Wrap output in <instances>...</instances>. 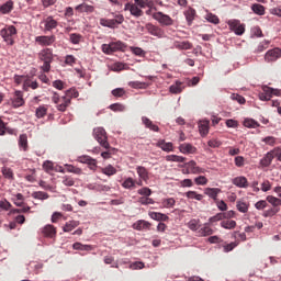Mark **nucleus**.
<instances>
[{
	"label": "nucleus",
	"instance_id": "obj_32",
	"mask_svg": "<svg viewBox=\"0 0 281 281\" xmlns=\"http://www.w3.org/2000/svg\"><path fill=\"white\" fill-rule=\"evenodd\" d=\"M199 131H200V135H202V137H205L207 133H210V121L207 120L200 121Z\"/></svg>",
	"mask_w": 281,
	"mask_h": 281
},
{
	"label": "nucleus",
	"instance_id": "obj_57",
	"mask_svg": "<svg viewBox=\"0 0 281 281\" xmlns=\"http://www.w3.org/2000/svg\"><path fill=\"white\" fill-rule=\"evenodd\" d=\"M138 203H140V205H155V200L148 196H140Z\"/></svg>",
	"mask_w": 281,
	"mask_h": 281
},
{
	"label": "nucleus",
	"instance_id": "obj_18",
	"mask_svg": "<svg viewBox=\"0 0 281 281\" xmlns=\"http://www.w3.org/2000/svg\"><path fill=\"white\" fill-rule=\"evenodd\" d=\"M232 183L233 186H236V188H249V181L245 176L234 178Z\"/></svg>",
	"mask_w": 281,
	"mask_h": 281
},
{
	"label": "nucleus",
	"instance_id": "obj_56",
	"mask_svg": "<svg viewBox=\"0 0 281 281\" xmlns=\"http://www.w3.org/2000/svg\"><path fill=\"white\" fill-rule=\"evenodd\" d=\"M36 117H45L47 115V108L45 105H40L35 111Z\"/></svg>",
	"mask_w": 281,
	"mask_h": 281
},
{
	"label": "nucleus",
	"instance_id": "obj_63",
	"mask_svg": "<svg viewBox=\"0 0 281 281\" xmlns=\"http://www.w3.org/2000/svg\"><path fill=\"white\" fill-rule=\"evenodd\" d=\"M131 52H133L135 56H140V58L146 56V50L142 49L140 47H131Z\"/></svg>",
	"mask_w": 281,
	"mask_h": 281
},
{
	"label": "nucleus",
	"instance_id": "obj_9",
	"mask_svg": "<svg viewBox=\"0 0 281 281\" xmlns=\"http://www.w3.org/2000/svg\"><path fill=\"white\" fill-rule=\"evenodd\" d=\"M146 30L151 36H156L157 38H166V32L159 26H155L149 23L146 24Z\"/></svg>",
	"mask_w": 281,
	"mask_h": 281
},
{
	"label": "nucleus",
	"instance_id": "obj_30",
	"mask_svg": "<svg viewBox=\"0 0 281 281\" xmlns=\"http://www.w3.org/2000/svg\"><path fill=\"white\" fill-rule=\"evenodd\" d=\"M221 189L220 188H206L204 190V194H206V196H210V199H213V201H216L218 198V194H221Z\"/></svg>",
	"mask_w": 281,
	"mask_h": 281
},
{
	"label": "nucleus",
	"instance_id": "obj_52",
	"mask_svg": "<svg viewBox=\"0 0 281 281\" xmlns=\"http://www.w3.org/2000/svg\"><path fill=\"white\" fill-rule=\"evenodd\" d=\"M110 109L115 113H123V111H126V106L122 103H113L110 105Z\"/></svg>",
	"mask_w": 281,
	"mask_h": 281
},
{
	"label": "nucleus",
	"instance_id": "obj_47",
	"mask_svg": "<svg viewBox=\"0 0 281 281\" xmlns=\"http://www.w3.org/2000/svg\"><path fill=\"white\" fill-rule=\"evenodd\" d=\"M166 161H175L176 164H183L186 161V157L177 156V155H168L166 156Z\"/></svg>",
	"mask_w": 281,
	"mask_h": 281
},
{
	"label": "nucleus",
	"instance_id": "obj_8",
	"mask_svg": "<svg viewBox=\"0 0 281 281\" xmlns=\"http://www.w3.org/2000/svg\"><path fill=\"white\" fill-rule=\"evenodd\" d=\"M11 104L13 109H19L25 104V99L23 98V91L15 90L13 98L11 99Z\"/></svg>",
	"mask_w": 281,
	"mask_h": 281
},
{
	"label": "nucleus",
	"instance_id": "obj_21",
	"mask_svg": "<svg viewBox=\"0 0 281 281\" xmlns=\"http://www.w3.org/2000/svg\"><path fill=\"white\" fill-rule=\"evenodd\" d=\"M64 98H65V95L60 97V94H58L57 92H54L53 97H52V102H54V104H56L57 111H60L61 113H65V111H67V110H61L59 108L61 104H65V100H63Z\"/></svg>",
	"mask_w": 281,
	"mask_h": 281
},
{
	"label": "nucleus",
	"instance_id": "obj_26",
	"mask_svg": "<svg viewBox=\"0 0 281 281\" xmlns=\"http://www.w3.org/2000/svg\"><path fill=\"white\" fill-rule=\"evenodd\" d=\"M104 151L101 153V157L103 159H111L115 153H117V149L115 147H111V144L108 143V147H103Z\"/></svg>",
	"mask_w": 281,
	"mask_h": 281
},
{
	"label": "nucleus",
	"instance_id": "obj_62",
	"mask_svg": "<svg viewBox=\"0 0 281 281\" xmlns=\"http://www.w3.org/2000/svg\"><path fill=\"white\" fill-rule=\"evenodd\" d=\"M194 183L196 186H207V178L205 176H199L194 178Z\"/></svg>",
	"mask_w": 281,
	"mask_h": 281
},
{
	"label": "nucleus",
	"instance_id": "obj_54",
	"mask_svg": "<svg viewBox=\"0 0 281 281\" xmlns=\"http://www.w3.org/2000/svg\"><path fill=\"white\" fill-rule=\"evenodd\" d=\"M244 126L246 128H258V126H260V124H258V122L254 121V119H246L244 121Z\"/></svg>",
	"mask_w": 281,
	"mask_h": 281
},
{
	"label": "nucleus",
	"instance_id": "obj_55",
	"mask_svg": "<svg viewBox=\"0 0 281 281\" xmlns=\"http://www.w3.org/2000/svg\"><path fill=\"white\" fill-rule=\"evenodd\" d=\"M266 201H268V203H270L271 205H273V207H278L281 205V200L273 196V195H268L266 198Z\"/></svg>",
	"mask_w": 281,
	"mask_h": 281
},
{
	"label": "nucleus",
	"instance_id": "obj_19",
	"mask_svg": "<svg viewBox=\"0 0 281 281\" xmlns=\"http://www.w3.org/2000/svg\"><path fill=\"white\" fill-rule=\"evenodd\" d=\"M179 150L183 155H194V153H196V147L192 146L190 143H183L179 146Z\"/></svg>",
	"mask_w": 281,
	"mask_h": 281
},
{
	"label": "nucleus",
	"instance_id": "obj_38",
	"mask_svg": "<svg viewBox=\"0 0 281 281\" xmlns=\"http://www.w3.org/2000/svg\"><path fill=\"white\" fill-rule=\"evenodd\" d=\"M236 207L238 212L241 214H247L249 212V203L244 202V201H237Z\"/></svg>",
	"mask_w": 281,
	"mask_h": 281
},
{
	"label": "nucleus",
	"instance_id": "obj_59",
	"mask_svg": "<svg viewBox=\"0 0 281 281\" xmlns=\"http://www.w3.org/2000/svg\"><path fill=\"white\" fill-rule=\"evenodd\" d=\"M137 194L140 196H150V194H153V190L148 187H144L137 190Z\"/></svg>",
	"mask_w": 281,
	"mask_h": 281
},
{
	"label": "nucleus",
	"instance_id": "obj_64",
	"mask_svg": "<svg viewBox=\"0 0 281 281\" xmlns=\"http://www.w3.org/2000/svg\"><path fill=\"white\" fill-rule=\"evenodd\" d=\"M0 209L4 210V212H8L12 209V204L10 202H8V200H1L0 201Z\"/></svg>",
	"mask_w": 281,
	"mask_h": 281
},
{
	"label": "nucleus",
	"instance_id": "obj_11",
	"mask_svg": "<svg viewBox=\"0 0 281 281\" xmlns=\"http://www.w3.org/2000/svg\"><path fill=\"white\" fill-rule=\"evenodd\" d=\"M228 25L237 36H243V34H245V25L240 24V21L232 20L228 22Z\"/></svg>",
	"mask_w": 281,
	"mask_h": 281
},
{
	"label": "nucleus",
	"instance_id": "obj_14",
	"mask_svg": "<svg viewBox=\"0 0 281 281\" xmlns=\"http://www.w3.org/2000/svg\"><path fill=\"white\" fill-rule=\"evenodd\" d=\"M154 19L159 21L161 25H172L173 21L170 15L164 14L161 12H157L154 14Z\"/></svg>",
	"mask_w": 281,
	"mask_h": 281
},
{
	"label": "nucleus",
	"instance_id": "obj_44",
	"mask_svg": "<svg viewBox=\"0 0 281 281\" xmlns=\"http://www.w3.org/2000/svg\"><path fill=\"white\" fill-rule=\"evenodd\" d=\"M69 41L72 43V45H80V43H82V35L79 33H71L69 35Z\"/></svg>",
	"mask_w": 281,
	"mask_h": 281
},
{
	"label": "nucleus",
	"instance_id": "obj_33",
	"mask_svg": "<svg viewBox=\"0 0 281 281\" xmlns=\"http://www.w3.org/2000/svg\"><path fill=\"white\" fill-rule=\"evenodd\" d=\"M142 122L146 126V128H149V131H154V133H159V126L154 124L153 121H150V119L143 116Z\"/></svg>",
	"mask_w": 281,
	"mask_h": 281
},
{
	"label": "nucleus",
	"instance_id": "obj_39",
	"mask_svg": "<svg viewBox=\"0 0 281 281\" xmlns=\"http://www.w3.org/2000/svg\"><path fill=\"white\" fill-rule=\"evenodd\" d=\"M182 85L183 83L181 81H176V83L171 85L169 88L170 93H181L183 91Z\"/></svg>",
	"mask_w": 281,
	"mask_h": 281
},
{
	"label": "nucleus",
	"instance_id": "obj_22",
	"mask_svg": "<svg viewBox=\"0 0 281 281\" xmlns=\"http://www.w3.org/2000/svg\"><path fill=\"white\" fill-rule=\"evenodd\" d=\"M30 89H38V82L33 80L32 77H26L23 83V91H30Z\"/></svg>",
	"mask_w": 281,
	"mask_h": 281
},
{
	"label": "nucleus",
	"instance_id": "obj_50",
	"mask_svg": "<svg viewBox=\"0 0 281 281\" xmlns=\"http://www.w3.org/2000/svg\"><path fill=\"white\" fill-rule=\"evenodd\" d=\"M128 87H132V89H146L148 83L142 81H130Z\"/></svg>",
	"mask_w": 281,
	"mask_h": 281
},
{
	"label": "nucleus",
	"instance_id": "obj_36",
	"mask_svg": "<svg viewBox=\"0 0 281 281\" xmlns=\"http://www.w3.org/2000/svg\"><path fill=\"white\" fill-rule=\"evenodd\" d=\"M101 172L106 177H113V175H117V169L112 165H108L106 167L101 168Z\"/></svg>",
	"mask_w": 281,
	"mask_h": 281
},
{
	"label": "nucleus",
	"instance_id": "obj_37",
	"mask_svg": "<svg viewBox=\"0 0 281 281\" xmlns=\"http://www.w3.org/2000/svg\"><path fill=\"white\" fill-rule=\"evenodd\" d=\"M122 188H124L125 190H135V179H133L132 177L126 178L122 182Z\"/></svg>",
	"mask_w": 281,
	"mask_h": 281
},
{
	"label": "nucleus",
	"instance_id": "obj_12",
	"mask_svg": "<svg viewBox=\"0 0 281 281\" xmlns=\"http://www.w3.org/2000/svg\"><path fill=\"white\" fill-rule=\"evenodd\" d=\"M183 168H189V172L191 175H203L205 173V169L199 167L196 161L190 160L189 162L184 164Z\"/></svg>",
	"mask_w": 281,
	"mask_h": 281
},
{
	"label": "nucleus",
	"instance_id": "obj_42",
	"mask_svg": "<svg viewBox=\"0 0 281 281\" xmlns=\"http://www.w3.org/2000/svg\"><path fill=\"white\" fill-rule=\"evenodd\" d=\"M214 234V229L210 227V225L205 224L202 228L199 229L200 236H212Z\"/></svg>",
	"mask_w": 281,
	"mask_h": 281
},
{
	"label": "nucleus",
	"instance_id": "obj_31",
	"mask_svg": "<svg viewBox=\"0 0 281 281\" xmlns=\"http://www.w3.org/2000/svg\"><path fill=\"white\" fill-rule=\"evenodd\" d=\"M156 146L158 148H161V150H164L165 153H172V150H175L172 143H166V140L164 139L158 140Z\"/></svg>",
	"mask_w": 281,
	"mask_h": 281
},
{
	"label": "nucleus",
	"instance_id": "obj_7",
	"mask_svg": "<svg viewBox=\"0 0 281 281\" xmlns=\"http://www.w3.org/2000/svg\"><path fill=\"white\" fill-rule=\"evenodd\" d=\"M35 43L42 47H49L56 43V35H40L35 37Z\"/></svg>",
	"mask_w": 281,
	"mask_h": 281
},
{
	"label": "nucleus",
	"instance_id": "obj_24",
	"mask_svg": "<svg viewBox=\"0 0 281 281\" xmlns=\"http://www.w3.org/2000/svg\"><path fill=\"white\" fill-rule=\"evenodd\" d=\"M273 159H274L273 151L270 150L260 160V166H262V168H269V166H271Z\"/></svg>",
	"mask_w": 281,
	"mask_h": 281
},
{
	"label": "nucleus",
	"instance_id": "obj_5",
	"mask_svg": "<svg viewBox=\"0 0 281 281\" xmlns=\"http://www.w3.org/2000/svg\"><path fill=\"white\" fill-rule=\"evenodd\" d=\"M101 49L103 54H113L115 52H124V49H126V45L121 41L112 42L110 44H102Z\"/></svg>",
	"mask_w": 281,
	"mask_h": 281
},
{
	"label": "nucleus",
	"instance_id": "obj_16",
	"mask_svg": "<svg viewBox=\"0 0 281 281\" xmlns=\"http://www.w3.org/2000/svg\"><path fill=\"white\" fill-rule=\"evenodd\" d=\"M42 234L45 238H56V227L47 224L42 228Z\"/></svg>",
	"mask_w": 281,
	"mask_h": 281
},
{
	"label": "nucleus",
	"instance_id": "obj_48",
	"mask_svg": "<svg viewBox=\"0 0 281 281\" xmlns=\"http://www.w3.org/2000/svg\"><path fill=\"white\" fill-rule=\"evenodd\" d=\"M32 198L37 199L40 201H45V200L49 199V194H47L46 192H43V191H35L32 193Z\"/></svg>",
	"mask_w": 281,
	"mask_h": 281
},
{
	"label": "nucleus",
	"instance_id": "obj_35",
	"mask_svg": "<svg viewBox=\"0 0 281 281\" xmlns=\"http://www.w3.org/2000/svg\"><path fill=\"white\" fill-rule=\"evenodd\" d=\"M72 249H75L76 251H92L93 250V246L91 245H85L82 243H75L72 245Z\"/></svg>",
	"mask_w": 281,
	"mask_h": 281
},
{
	"label": "nucleus",
	"instance_id": "obj_23",
	"mask_svg": "<svg viewBox=\"0 0 281 281\" xmlns=\"http://www.w3.org/2000/svg\"><path fill=\"white\" fill-rule=\"evenodd\" d=\"M150 223L145 220H138L133 224V229H136L137 232H142L144 229H150Z\"/></svg>",
	"mask_w": 281,
	"mask_h": 281
},
{
	"label": "nucleus",
	"instance_id": "obj_10",
	"mask_svg": "<svg viewBox=\"0 0 281 281\" xmlns=\"http://www.w3.org/2000/svg\"><path fill=\"white\" fill-rule=\"evenodd\" d=\"M279 58H281L280 48L269 49L265 55L266 63H276V60H278Z\"/></svg>",
	"mask_w": 281,
	"mask_h": 281
},
{
	"label": "nucleus",
	"instance_id": "obj_28",
	"mask_svg": "<svg viewBox=\"0 0 281 281\" xmlns=\"http://www.w3.org/2000/svg\"><path fill=\"white\" fill-rule=\"evenodd\" d=\"M148 216L153 218V221H158V222H166V221H170V217H168V215L164 214V213H159V212H153L149 211L148 212Z\"/></svg>",
	"mask_w": 281,
	"mask_h": 281
},
{
	"label": "nucleus",
	"instance_id": "obj_20",
	"mask_svg": "<svg viewBox=\"0 0 281 281\" xmlns=\"http://www.w3.org/2000/svg\"><path fill=\"white\" fill-rule=\"evenodd\" d=\"M45 32H52V30H56L58 27V21H56L53 16H48L44 20Z\"/></svg>",
	"mask_w": 281,
	"mask_h": 281
},
{
	"label": "nucleus",
	"instance_id": "obj_4",
	"mask_svg": "<svg viewBox=\"0 0 281 281\" xmlns=\"http://www.w3.org/2000/svg\"><path fill=\"white\" fill-rule=\"evenodd\" d=\"M93 137L102 148L109 147V137L104 127H95L93 130Z\"/></svg>",
	"mask_w": 281,
	"mask_h": 281
},
{
	"label": "nucleus",
	"instance_id": "obj_6",
	"mask_svg": "<svg viewBox=\"0 0 281 281\" xmlns=\"http://www.w3.org/2000/svg\"><path fill=\"white\" fill-rule=\"evenodd\" d=\"M281 91L278 89H273L269 86L262 87V92L259 93V99L267 102L273 98V95H280Z\"/></svg>",
	"mask_w": 281,
	"mask_h": 281
},
{
	"label": "nucleus",
	"instance_id": "obj_53",
	"mask_svg": "<svg viewBox=\"0 0 281 281\" xmlns=\"http://www.w3.org/2000/svg\"><path fill=\"white\" fill-rule=\"evenodd\" d=\"M187 199H195V201H203V194L196 193V191H188L186 193Z\"/></svg>",
	"mask_w": 281,
	"mask_h": 281
},
{
	"label": "nucleus",
	"instance_id": "obj_41",
	"mask_svg": "<svg viewBox=\"0 0 281 281\" xmlns=\"http://www.w3.org/2000/svg\"><path fill=\"white\" fill-rule=\"evenodd\" d=\"M221 227H223L224 229H234L236 227V221L224 220L221 222Z\"/></svg>",
	"mask_w": 281,
	"mask_h": 281
},
{
	"label": "nucleus",
	"instance_id": "obj_43",
	"mask_svg": "<svg viewBox=\"0 0 281 281\" xmlns=\"http://www.w3.org/2000/svg\"><path fill=\"white\" fill-rule=\"evenodd\" d=\"M251 10L255 14H258L259 16H265V5L255 3L251 5Z\"/></svg>",
	"mask_w": 281,
	"mask_h": 281
},
{
	"label": "nucleus",
	"instance_id": "obj_27",
	"mask_svg": "<svg viewBox=\"0 0 281 281\" xmlns=\"http://www.w3.org/2000/svg\"><path fill=\"white\" fill-rule=\"evenodd\" d=\"M173 47L176 49H184V50H188V49H192L193 45L190 41H175L173 42Z\"/></svg>",
	"mask_w": 281,
	"mask_h": 281
},
{
	"label": "nucleus",
	"instance_id": "obj_1",
	"mask_svg": "<svg viewBox=\"0 0 281 281\" xmlns=\"http://www.w3.org/2000/svg\"><path fill=\"white\" fill-rule=\"evenodd\" d=\"M38 60H41L43 64L42 70L45 74H48L49 69H52V63L54 60V53L52 48H43L38 55H37Z\"/></svg>",
	"mask_w": 281,
	"mask_h": 281
},
{
	"label": "nucleus",
	"instance_id": "obj_17",
	"mask_svg": "<svg viewBox=\"0 0 281 281\" xmlns=\"http://www.w3.org/2000/svg\"><path fill=\"white\" fill-rule=\"evenodd\" d=\"M76 12H79L80 14L86 13V14H91L94 12L95 8L91 4H87V3H81L78 4L75 8Z\"/></svg>",
	"mask_w": 281,
	"mask_h": 281
},
{
	"label": "nucleus",
	"instance_id": "obj_40",
	"mask_svg": "<svg viewBox=\"0 0 281 281\" xmlns=\"http://www.w3.org/2000/svg\"><path fill=\"white\" fill-rule=\"evenodd\" d=\"M186 19L189 23V25H192V21H194V16H196V10L189 8L186 12H184Z\"/></svg>",
	"mask_w": 281,
	"mask_h": 281
},
{
	"label": "nucleus",
	"instance_id": "obj_13",
	"mask_svg": "<svg viewBox=\"0 0 281 281\" xmlns=\"http://www.w3.org/2000/svg\"><path fill=\"white\" fill-rule=\"evenodd\" d=\"M125 11H130L132 16H144V11L139 9L136 4H133L131 2H127L124 8Z\"/></svg>",
	"mask_w": 281,
	"mask_h": 281
},
{
	"label": "nucleus",
	"instance_id": "obj_58",
	"mask_svg": "<svg viewBox=\"0 0 281 281\" xmlns=\"http://www.w3.org/2000/svg\"><path fill=\"white\" fill-rule=\"evenodd\" d=\"M67 172H72L74 175H82V169L75 167L72 165H65Z\"/></svg>",
	"mask_w": 281,
	"mask_h": 281
},
{
	"label": "nucleus",
	"instance_id": "obj_34",
	"mask_svg": "<svg viewBox=\"0 0 281 281\" xmlns=\"http://www.w3.org/2000/svg\"><path fill=\"white\" fill-rule=\"evenodd\" d=\"M78 225H80V222H78L76 220L68 221L64 225L63 232H66V233L74 232V229H76V227H78Z\"/></svg>",
	"mask_w": 281,
	"mask_h": 281
},
{
	"label": "nucleus",
	"instance_id": "obj_3",
	"mask_svg": "<svg viewBox=\"0 0 281 281\" xmlns=\"http://www.w3.org/2000/svg\"><path fill=\"white\" fill-rule=\"evenodd\" d=\"M79 95H80V93L78 92V90H76V88H70V89L66 90L64 98L61 99V100H64V104H61L59 106V109L61 111H67V109H69V106H71V99L78 98Z\"/></svg>",
	"mask_w": 281,
	"mask_h": 281
},
{
	"label": "nucleus",
	"instance_id": "obj_15",
	"mask_svg": "<svg viewBox=\"0 0 281 281\" xmlns=\"http://www.w3.org/2000/svg\"><path fill=\"white\" fill-rule=\"evenodd\" d=\"M136 172L138 175V178L142 179V181L148 183V181L150 180V172H148V169H146V167L137 166Z\"/></svg>",
	"mask_w": 281,
	"mask_h": 281
},
{
	"label": "nucleus",
	"instance_id": "obj_25",
	"mask_svg": "<svg viewBox=\"0 0 281 281\" xmlns=\"http://www.w3.org/2000/svg\"><path fill=\"white\" fill-rule=\"evenodd\" d=\"M19 148L24 153H27L30 145L27 144V134H21L18 140Z\"/></svg>",
	"mask_w": 281,
	"mask_h": 281
},
{
	"label": "nucleus",
	"instance_id": "obj_45",
	"mask_svg": "<svg viewBox=\"0 0 281 281\" xmlns=\"http://www.w3.org/2000/svg\"><path fill=\"white\" fill-rule=\"evenodd\" d=\"M25 198L21 193L15 194L14 198L12 199L16 207H23V205H25V202H23Z\"/></svg>",
	"mask_w": 281,
	"mask_h": 281
},
{
	"label": "nucleus",
	"instance_id": "obj_60",
	"mask_svg": "<svg viewBox=\"0 0 281 281\" xmlns=\"http://www.w3.org/2000/svg\"><path fill=\"white\" fill-rule=\"evenodd\" d=\"M100 23L103 27H111V29L115 27V22L113 19H110V20L101 19Z\"/></svg>",
	"mask_w": 281,
	"mask_h": 281
},
{
	"label": "nucleus",
	"instance_id": "obj_49",
	"mask_svg": "<svg viewBox=\"0 0 281 281\" xmlns=\"http://www.w3.org/2000/svg\"><path fill=\"white\" fill-rule=\"evenodd\" d=\"M205 19L209 23H213V25H218L221 23L218 15L213 13H206Z\"/></svg>",
	"mask_w": 281,
	"mask_h": 281
},
{
	"label": "nucleus",
	"instance_id": "obj_29",
	"mask_svg": "<svg viewBox=\"0 0 281 281\" xmlns=\"http://www.w3.org/2000/svg\"><path fill=\"white\" fill-rule=\"evenodd\" d=\"M14 10V1L9 0L2 5H0V14H10Z\"/></svg>",
	"mask_w": 281,
	"mask_h": 281
},
{
	"label": "nucleus",
	"instance_id": "obj_2",
	"mask_svg": "<svg viewBox=\"0 0 281 281\" xmlns=\"http://www.w3.org/2000/svg\"><path fill=\"white\" fill-rule=\"evenodd\" d=\"M0 35L7 45H14V37L16 36V26L9 25L0 31Z\"/></svg>",
	"mask_w": 281,
	"mask_h": 281
},
{
	"label": "nucleus",
	"instance_id": "obj_61",
	"mask_svg": "<svg viewBox=\"0 0 281 281\" xmlns=\"http://www.w3.org/2000/svg\"><path fill=\"white\" fill-rule=\"evenodd\" d=\"M61 183L67 188H71L72 186H75L76 181L74 180V178L66 176L63 178Z\"/></svg>",
	"mask_w": 281,
	"mask_h": 281
},
{
	"label": "nucleus",
	"instance_id": "obj_46",
	"mask_svg": "<svg viewBox=\"0 0 281 281\" xmlns=\"http://www.w3.org/2000/svg\"><path fill=\"white\" fill-rule=\"evenodd\" d=\"M176 204H177V200H175V198L161 200V205L162 207H166V209L175 207Z\"/></svg>",
	"mask_w": 281,
	"mask_h": 281
},
{
	"label": "nucleus",
	"instance_id": "obj_51",
	"mask_svg": "<svg viewBox=\"0 0 281 281\" xmlns=\"http://www.w3.org/2000/svg\"><path fill=\"white\" fill-rule=\"evenodd\" d=\"M207 146H210V148H221V146H223V142L216 137H213L207 142Z\"/></svg>",
	"mask_w": 281,
	"mask_h": 281
}]
</instances>
